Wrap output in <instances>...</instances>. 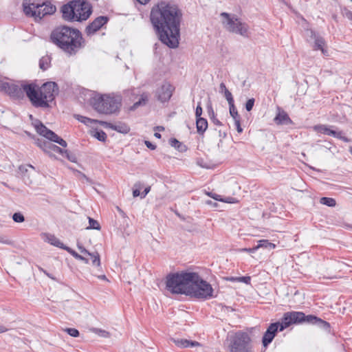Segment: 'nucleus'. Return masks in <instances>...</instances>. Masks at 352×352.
<instances>
[{"instance_id":"0eeeda50","label":"nucleus","mask_w":352,"mask_h":352,"mask_svg":"<svg viewBox=\"0 0 352 352\" xmlns=\"http://www.w3.org/2000/svg\"><path fill=\"white\" fill-rule=\"evenodd\" d=\"M23 12L25 15L41 19L46 15H50L56 12V6L50 2H44L42 4L30 3L29 0H23Z\"/></svg>"},{"instance_id":"58836bf2","label":"nucleus","mask_w":352,"mask_h":352,"mask_svg":"<svg viewBox=\"0 0 352 352\" xmlns=\"http://www.w3.org/2000/svg\"><path fill=\"white\" fill-rule=\"evenodd\" d=\"M94 137L99 141L104 142L107 139V134L103 131H96Z\"/></svg>"},{"instance_id":"a19ab883","label":"nucleus","mask_w":352,"mask_h":352,"mask_svg":"<svg viewBox=\"0 0 352 352\" xmlns=\"http://www.w3.org/2000/svg\"><path fill=\"white\" fill-rule=\"evenodd\" d=\"M65 331L72 337L76 338L79 336V331L76 329L74 328H67Z\"/></svg>"},{"instance_id":"2f4dec72","label":"nucleus","mask_w":352,"mask_h":352,"mask_svg":"<svg viewBox=\"0 0 352 352\" xmlns=\"http://www.w3.org/2000/svg\"><path fill=\"white\" fill-rule=\"evenodd\" d=\"M230 114L232 117L234 121L240 120V116L238 113L236 108L235 107L234 104L229 105Z\"/></svg>"},{"instance_id":"f257e3e1","label":"nucleus","mask_w":352,"mask_h":352,"mask_svg":"<svg viewBox=\"0 0 352 352\" xmlns=\"http://www.w3.org/2000/svg\"><path fill=\"white\" fill-rule=\"evenodd\" d=\"M181 18L182 13L176 6L163 1L151 11V21L160 40L170 48L178 47Z\"/></svg>"},{"instance_id":"39448f33","label":"nucleus","mask_w":352,"mask_h":352,"mask_svg":"<svg viewBox=\"0 0 352 352\" xmlns=\"http://www.w3.org/2000/svg\"><path fill=\"white\" fill-rule=\"evenodd\" d=\"M61 12L65 21H82L89 17L92 7L86 0H73L63 6Z\"/></svg>"},{"instance_id":"603ef678","label":"nucleus","mask_w":352,"mask_h":352,"mask_svg":"<svg viewBox=\"0 0 352 352\" xmlns=\"http://www.w3.org/2000/svg\"><path fill=\"white\" fill-rule=\"evenodd\" d=\"M234 124L236 127L238 133H241L243 131V129L241 126L240 120L234 121Z\"/></svg>"},{"instance_id":"c9c22d12","label":"nucleus","mask_w":352,"mask_h":352,"mask_svg":"<svg viewBox=\"0 0 352 352\" xmlns=\"http://www.w3.org/2000/svg\"><path fill=\"white\" fill-rule=\"evenodd\" d=\"M91 331L98 336L103 338H109V333L105 330L98 329V328H92Z\"/></svg>"},{"instance_id":"bf43d9fd","label":"nucleus","mask_w":352,"mask_h":352,"mask_svg":"<svg viewBox=\"0 0 352 352\" xmlns=\"http://www.w3.org/2000/svg\"><path fill=\"white\" fill-rule=\"evenodd\" d=\"M257 249H258V247L256 246L255 248H249V249L245 248V249H243V251L252 253V252H254L255 250H256Z\"/></svg>"},{"instance_id":"680f3d73","label":"nucleus","mask_w":352,"mask_h":352,"mask_svg":"<svg viewBox=\"0 0 352 352\" xmlns=\"http://www.w3.org/2000/svg\"><path fill=\"white\" fill-rule=\"evenodd\" d=\"M138 3L142 5H145L148 3L151 0H136Z\"/></svg>"},{"instance_id":"e2e57ef3","label":"nucleus","mask_w":352,"mask_h":352,"mask_svg":"<svg viewBox=\"0 0 352 352\" xmlns=\"http://www.w3.org/2000/svg\"><path fill=\"white\" fill-rule=\"evenodd\" d=\"M8 331V329L3 325H0V333H3Z\"/></svg>"},{"instance_id":"412c9836","label":"nucleus","mask_w":352,"mask_h":352,"mask_svg":"<svg viewBox=\"0 0 352 352\" xmlns=\"http://www.w3.org/2000/svg\"><path fill=\"white\" fill-rule=\"evenodd\" d=\"M78 248L81 253L91 256L93 265H95L96 267L100 266V255L98 252H96L91 253L88 250H87L83 246L79 244H78Z\"/></svg>"},{"instance_id":"c03bdc74","label":"nucleus","mask_w":352,"mask_h":352,"mask_svg":"<svg viewBox=\"0 0 352 352\" xmlns=\"http://www.w3.org/2000/svg\"><path fill=\"white\" fill-rule=\"evenodd\" d=\"M254 102H255L254 98H250V99L248 100V101L245 103V109L248 111H250L254 105Z\"/></svg>"},{"instance_id":"423d86ee","label":"nucleus","mask_w":352,"mask_h":352,"mask_svg":"<svg viewBox=\"0 0 352 352\" xmlns=\"http://www.w3.org/2000/svg\"><path fill=\"white\" fill-rule=\"evenodd\" d=\"M122 96L118 94H104L93 99L92 107L99 113L111 115L120 111Z\"/></svg>"},{"instance_id":"6e6552de","label":"nucleus","mask_w":352,"mask_h":352,"mask_svg":"<svg viewBox=\"0 0 352 352\" xmlns=\"http://www.w3.org/2000/svg\"><path fill=\"white\" fill-rule=\"evenodd\" d=\"M249 335L243 332H238L232 338L229 346L230 352H252Z\"/></svg>"},{"instance_id":"2eb2a0df","label":"nucleus","mask_w":352,"mask_h":352,"mask_svg":"<svg viewBox=\"0 0 352 352\" xmlns=\"http://www.w3.org/2000/svg\"><path fill=\"white\" fill-rule=\"evenodd\" d=\"M280 324L281 323L280 322H274L272 323L268 327L262 339V343L263 346L266 347L267 346H268L269 344H270L272 342L276 333L278 332V329H280Z\"/></svg>"},{"instance_id":"4c0bfd02","label":"nucleus","mask_w":352,"mask_h":352,"mask_svg":"<svg viewBox=\"0 0 352 352\" xmlns=\"http://www.w3.org/2000/svg\"><path fill=\"white\" fill-rule=\"evenodd\" d=\"M12 219L16 223H22L25 221L24 216L21 212H15L12 215Z\"/></svg>"},{"instance_id":"864d4df0","label":"nucleus","mask_w":352,"mask_h":352,"mask_svg":"<svg viewBox=\"0 0 352 352\" xmlns=\"http://www.w3.org/2000/svg\"><path fill=\"white\" fill-rule=\"evenodd\" d=\"M145 144H146V146L148 148H150V149H151V150H155V149L156 148V146H155V145H154V144H152L151 142H149V141H145Z\"/></svg>"},{"instance_id":"338daca9","label":"nucleus","mask_w":352,"mask_h":352,"mask_svg":"<svg viewBox=\"0 0 352 352\" xmlns=\"http://www.w3.org/2000/svg\"><path fill=\"white\" fill-rule=\"evenodd\" d=\"M154 136L157 138H161V134L157 132L154 133Z\"/></svg>"},{"instance_id":"09e8293b","label":"nucleus","mask_w":352,"mask_h":352,"mask_svg":"<svg viewBox=\"0 0 352 352\" xmlns=\"http://www.w3.org/2000/svg\"><path fill=\"white\" fill-rule=\"evenodd\" d=\"M243 26H244V27L245 28V29H246V30H245V32H246V36H245V37H248V36H249V34H250V32H249V26H248V25L247 23H245L243 22V21H241V25H237L236 29L240 30L241 27H243Z\"/></svg>"},{"instance_id":"f03ea898","label":"nucleus","mask_w":352,"mask_h":352,"mask_svg":"<svg viewBox=\"0 0 352 352\" xmlns=\"http://www.w3.org/2000/svg\"><path fill=\"white\" fill-rule=\"evenodd\" d=\"M166 288L172 294H185L197 298L209 299L213 289L197 273L182 272L171 274L166 277Z\"/></svg>"},{"instance_id":"9d476101","label":"nucleus","mask_w":352,"mask_h":352,"mask_svg":"<svg viewBox=\"0 0 352 352\" xmlns=\"http://www.w3.org/2000/svg\"><path fill=\"white\" fill-rule=\"evenodd\" d=\"M34 126L36 132L43 137L50 140L51 142H54L58 144L59 145L64 148L67 147V143L65 140L59 137L54 131L47 129L41 122H38L37 123L34 124Z\"/></svg>"},{"instance_id":"7c9ffc66","label":"nucleus","mask_w":352,"mask_h":352,"mask_svg":"<svg viewBox=\"0 0 352 352\" xmlns=\"http://www.w3.org/2000/svg\"><path fill=\"white\" fill-rule=\"evenodd\" d=\"M320 203L329 207H333L336 204V200L334 199L325 197L320 199Z\"/></svg>"},{"instance_id":"4468645a","label":"nucleus","mask_w":352,"mask_h":352,"mask_svg":"<svg viewBox=\"0 0 352 352\" xmlns=\"http://www.w3.org/2000/svg\"><path fill=\"white\" fill-rule=\"evenodd\" d=\"M314 130L317 133L333 136L344 142H348V139L342 135L341 131H337L331 129V126L324 124H318L314 126Z\"/></svg>"},{"instance_id":"de8ad7c7","label":"nucleus","mask_w":352,"mask_h":352,"mask_svg":"<svg viewBox=\"0 0 352 352\" xmlns=\"http://www.w3.org/2000/svg\"><path fill=\"white\" fill-rule=\"evenodd\" d=\"M238 281L244 283L245 284H249L250 283V276H241L236 278Z\"/></svg>"},{"instance_id":"f8f14e48","label":"nucleus","mask_w":352,"mask_h":352,"mask_svg":"<svg viewBox=\"0 0 352 352\" xmlns=\"http://www.w3.org/2000/svg\"><path fill=\"white\" fill-rule=\"evenodd\" d=\"M25 85V84H23L19 86L11 82H0V89L4 91L12 97L21 98L23 96V93H25L23 90V86Z\"/></svg>"},{"instance_id":"3c124183","label":"nucleus","mask_w":352,"mask_h":352,"mask_svg":"<svg viewBox=\"0 0 352 352\" xmlns=\"http://www.w3.org/2000/svg\"><path fill=\"white\" fill-rule=\"evenodd\" d=\"M0 243H3V244H8L9 245V244L12 243V241L4 236H0Z\"/></svg>"},{"instance_id":"0e129e2a","label":"nucleus","mask_w":352,"mask_h":352,"mask_svg":"<svg viewBox=\"0 0 352 352\" xmlns=\"http://www.w3.org/2000/svg\"><path fill=\"white\" fill-rule=\"evenodd\" d=\"M38 270L41 272H43L45 274H46L48 277H50L51 278V276L50 275V274H48L45 270H44L42 267H38Z\"/></svg>"},{"instance_id":"6e6d98bb","label":"nucleus","mask_w":352,"mask_h":352,"mask_svg":"<svg viewBox=\"0 0 352 352\" xmlns=\"http://www.w3.org/2000/svg\"><path fill=\"white\" fill-rule=\"evenodd\" d=\"M151 190V187L150 186H148L146 187L144 190L142 192L141 194V197L142 198H144L146 197V195L150 192Z\"/></svg>"},{"instance_id":"69168bd1","label":"nucleus","mask_w":352,"mask_h":352,"mask_svg":"<svg viewBox=\"0 0 352 352\" xmlns=\"http://www.w3.org/2000/svg\"><path fill=\"white\" fill-rule=\"evenodd\" d=\"M155 130H157V131H164V128L163 126H156L155 128Z\"/></svg>"},{"instance_id":"aec40b11","label":"nucleus","mask_w":352,"mask_h":352,"mask_svg":"<svg viewBox=\"0 0 352 352\" xmlns=\"http://www.w3.org/2000/svg\"><path fill=\"white\" fill-rule=\"evenodd\" d=\"M171 341L173 342L176 346L181 349L199 346L201 345L200 343L197 341H191L186 339L171 338Z\"/></svg>"},{"instance_id":"f704fd0d","label":"nucleus","mask_w":352,"mask_h":352,"mask_svg":"<svg viewBox=\"0 0 352 352\" xmlns=\"http://www.w3.org/2000/svg\"><path fill=\"white\" fill-rule=\"evenodd\" d=\"M88 219H89V226L87 228V229H94V230H100V226L96 220H95L91 217H88Z\"/></svg>"},{"instance_id":"6ab92c4d","label":"nucleus","mask_w":352,"mask_h":352,"mask_svg":"<svg viewBox=\"0 0 352 352\" xmlns=\"http://www.w3.org/2000/svg\"><path fill=\"white\" fill-rule=\"evenodd\" d=\"M278 112L274 119L276 124H291L292 123V120L285 111L280 108H278Z\"/></svg>"},{"instance_id":"ea45409f","label":"nucleus","mask_w":352,"mask_h":352,"mask_svg":"<svg viewBox=\"0 0 352 352\" xmlns=\"http://www.w3.org/2000/svg\"><path fill=\"white\" fill-rule=\"evenodd\" d=\"M223 94L229 105L234 104L233 96L229 90H226V91H225Z\"/></svg>"},{"instance_id":"a211bd4d","label":"nucleus","mask_w":352,"mask_h":352,"mask_svg":"<svg viewBox=\"0 0 352 352\" xmlns=\"http://www.w3.org/2000/svg\"><path fill=\"white\" fill-rule=\"evenodd\" d=\"M100 124L104 128H109L122 133H127L130 130L129 127L126 124L121 122L114 124L110 122L101 121L100 122Z\"/></svg>"},{"instance_id":"bb28decb","label":"nucleus","mask_w":352,"mask_h":352,"mask_svg":"<svg viewBox=\"0 0 352 352\" xmlns=\"http://www.w3.org/2000/svg\"><path fill=\"white\" fill-rule=\"evenodd\" d=\"M79 122L85 124L87 126H91L94 123H100V121H98L97 120H94L85 116H80V115H76L74 116Z\"/></svg>"},{"instance_id":"b1692460","label":"nucleus","mask_w":352,"mask_h":352,"mask_svg":"<svg viewBox=\"0 0 352 352\" xmlns=\"http://www.w3.org/2000/svg\"><path fill=\"white\" fill-rule=\"evenodd\" d=\"M196 127L197 133L200 135H203L208 128L207 120L204 118H197Z\"/></svg>"},{"instance_id":"37998d69","label":"nucleus","mask_w":352,"mask_h":352,"mask_svg":"<svg viewBox=\"0 0 352 352\" xmlns=\"http://www.w3.org/2000/svg\"><path fill=\"white\" fill-rule=\"evenodd\" d=\"M48 142L47 141H45L44 140H42V139H38L35 143L39 147L41 148L44 152H45V146H47V143Z\"/></svg>"},{"instance_id":"cd10ccee","label":"nucleus","mask_w":352,"mask_h":352,"mask_svg":"<svg viewBox=\"0 0 352 352\" xmlns=\"http://www.w3.org/2000/svg\"><path fill=\"white\" fill-rule=\"evenodd\" d=\"M63 250H67L70 254H72L75 258L83 261L85 263H89V259L85 256L78 254L76 251L73 250L69 247L63 248Z\"/></svg>"},{"instance_id":"f3484780","label":"nucleus","mask_w":352,"mask_h":352,"mask_svg":"<svg viewBox=\"0 0 352 352\" xmlns=\"http://www.w3.org/2000/svg\"><path fill=\"white\" fill-rule=\"evenodd\" d=\"M307 35L311 38L314 40V50H321L322 53L323 54H327V50L324 48V46L325 45V41L324 38L317 34L314 30H307Z\"/></svg>"},{"instance_id":"1a4fd4ad","label":"nucleus","mask_w":352,"mask_h":352,"mask_svg":"<svg viewBox=\"0 0 352 352\" xmlns=\"http://www.w3.org/2000/svg\"><path fill=\"white\" fill-rule=\"evenodd\" d=\"M222 17V23L223 27L228 31L232 33L239 34L242 36H246L245 28L241 27L240 30L236 29L237 25H241V20L236 15L230 14L227 12H222L221 14Z\"/></svg>"},{"instance_id":"20e7f679","label":"nucleus","mask_w":352,"mask_h":352,"mask_svg":"<svg viewBox=\"0 0 352 352\" xmlns=\"http://www.w3.org/2000/svg\"><path fill=\"white\" fill-rule=\"evenodd\" d=\"M23 90L34 107L47 108L58 94V88L54 82H48L38 89L35 84L25 85Z\"/></svg>"},{"instance_id":"c85d7f7f","label":"nucleus","mask_w":352,"mask_h":352,"mask_svg":"<svg viewBox=\"0 0 352 352\" xmlns=\"http://www.w3.org/2000/svg\"><path fill=\"white\" fill-rule=\"evenodd\" d=\"M208 113L210 120L215 125H219V126L221 125V122L216 118L214 110H213L211 104L208 106Z\"/></svg>"},{"instance_id":"4be33fe9","label":"nucleus","mask_w":352,"mask_h":352,"mask_svg":"<svg viewBox=\"0 0 352 352\" xmlns=\"http://www.w3.org/2000/svg\"><path fill=\"white\" fill-rule=\"evenodd\" d=\"M303 322H307L308 323L311 324H316L319 327L324 329H328L330 327V325L327 322L324 321L312 315L305 316V320H304Z\"/></svg>"},{"instance_id":"72a5a7b5","label":"nucleus","mask_w":352,"mask_h":352,"mask_svg":"<svg viewBox=\"0 0 352 352\" xmlns=\"http://www.w3.org/2000/svg\"><path fill=\"white\" fill-rule=\"evenodd\" d=\"M169 142H170V144L171 145V146L177 148V150H179L180 151H183V147H184V146L177 139L171 138V139H170Z\"/></svg>"},{"instance_id":"79ce46f5","label":"nucleus","mask_w":352,"mask_h":352,"mask_svg":"<svg viewBox=\"0 0 352 352\" xmlns=\"http://www.w3.org/2000/svg\"><path fill=\"white\" fill-rule=\"evenodd\" d=\"M63 155H65L70 162H75L76 160L75 155L70 153L67 150H63Z\"/></svg>"},{"instance_id":"5fc2aeb1","label":"nucleus","mask_w":352,"mask_h":352,"mask_svg":"<svg viewBox=\"0 0 352 352\" xmlns=\"http://www.w3.org/2000/svg\"><path fill=\"white\" fill-rule=\"evenodd\" d=\"M210 197L213 198L215 200H217V201H220V199H221V196L219 195H217V194H212V192H209L208 194Z\"/></svg>"},{"instance_id":"774afa93","label":"nucleus","mask_w":352,"mask_h":352,"mask_svg":"<svg viewBox=\"0 0 352 352\" xmlns=\"http://www.w3.org/2000/svg\"><path fill=\"white\" fill-rule=\"evenodd\" d=\"M98 278L100 279H102V280H107V277L105 275H101V276H99Z\"/></svg>"},{"instance_id":"9b49d317","label":"nucleus","mask_w":352,"mask_h":352,"mask_svg":"<svg viewBox=\"0 0 352 352\" xmlns=\"http://www.w3.org/2000/svg\"><path fill=\"white\" fill-rule=\"evenodd\" d=\"M305 320V315L302 312H287L284 314L280 324V331L284 330L293 323L301 322Z\"/></svg>"},{"instance_id":"4d7b16f0","label":"nucleus","mask_w":352,"mask_h":352,"mask_svg":"<svg viewBox=\"0 0 352 352\" xmlns=\"http://www.w3.org/2000/svg\"><path fill=\"white\" fill-rule=\"evenodd\" d=\"M219 89H220V92L221 93H224L225 91H226V90H228L226 87V85L223 83V82H221L219 85Z\"/></svg>"},{"instance_id":"a878e982","label":"nucleus","mask_w":352,"mask_h":352,"mask_svg":"<svg viewBox=\"0 0 352 352\" xmlns=\"http://www.w3.org/2000/svg\"><path fill=\"white\" fill-rule=\"evenodd\" d=\"M46 240L52 245L60 248L63 249V248H65L64 245L59 241L58 239H57L54 235L52 234H47L46 235Z\"/></svg>"},{"instance_id":"7ed1b4c3","label":"nucleus","mask_w":352,"mask_h":352,"mask_svg":"<svg viewBox=\"0 0 352 352\" xmlns=\"http://www.w3.org/2000/svg\"><path fill=\"white\" fill-rule=\"evenodd\" d=\"M51 41L69 56L75 55L85 46L81 32L66 25L56 28L50 34Z\"/></svg>"},{"instance_id":"052dcab7","label":"nucleus","mask_w":352,"mask_h":352,"mask_svg":"<svg viewBox=\"0 0 352 352\" xmlns=\"http://www.w3.org/2000/svg\"><path fill=\"white\" fill-rule=\"evenodd\" d=\"M133 195L134 197H138V196L141 195L140 190L139 189L133 190Z\"/></svg>"},{"instance_id":"a18cd8bd","label":"nucleus","mask_w":352,"mask_h":352,"mask_svg":"<svg viewBox=\"0 0 352 352\" xmlns=\"http://www.w3.org/2000/svg\"><path fill=\"white\" fill-rule=\"evenodd\" d=\"M202 111H203V110L201 107V102H199L197 104V107L196 108V110H195L196 119L201 118V116L202 114Z\"/></svg>"},{"instance_id":"49530a36","label":"nucleus","mask_w":352,"mask_h":352,"mask_svg":"<svg viewBox=\"0 0 352 352\" xmlns=\"http://www.w3.org/2000/svg\"><path fill=\"white\" fill-rule=\"evenodd\" d=\"M342 14L344 17L352 21V11L349 10L347 9H344L342 12Z\"/></svg>"},{"instance_id":"ddd939ff","label":"nucleus","mask_w":352,"mask_h":352,"mask_svg":"<svg viewBox=\"0 0 352 352\" xmlns=\"http://www.w3.org/2000/svg\"><path fill=\"white\" fill-rule=\"evenodd\" d=\"M173 91L174 87L166 82L156 90V96L160 102H164L170 100Z\"/></svg>"},{"instance_id":"473e14b6","label":"nucleus","mask_w":352,"mask_h":352,"mask_svg":"<svg viewBox=\"0 0 352 352\" xmlns=\"http://www.w3.org/2000/svg\"><path fill=\"white\" fill-rule=\"evenodd\" d=\"M258 248H265L267 249H274L276 245L274 243L269 242L267 240H261L258 241V245H257Z\"/></svg>"},{"instance_id":"393cba45","label":"nucleus","mask_w":352,"mask_h":352,"mask_svg":"<svg viewBox=\"0 0 352 352\" xmlns=\"http://www.w3.org/2000/svg\"><path fill=\"white\" fill-rule=\"evenodd\" d=\"M63 148L58 147V146L48 142L47 143V146H45V153H47L50 155V156H52V153L54 152V153H59L62 155H63Z\"/></svg>"},{"instance_id":"e433bc0d","label":"nucleus","mask_w":352,"mask_h":352,"mask_svg":"<svg viewBox=\"0 0 352 352\" xmlns=\"http://www.w3.org/2000/svg\"><path fill=\"white\" fill-rule=\"evenodd\" d=\"M146 101H147V96L146 95L143 94V95L141 96L140 99L138 102H135L133 104V105L131 107V109H135L138 107H140L141 105H143V104H145Z\"/></svg>"},{"instance_id":"13d9d810","label":"nucleus","mask_w":352,"mask_h":352,"mask_svg":"<svg viewBox=\"0 0 352 352\" xmlns=\"http://www.w3.org/2000/svg\"><path fill=\"white\" fill-rule=\"evenodd\" d=\"M206 204H208V205H210V206H212V207H214V208L217 206V203H216V202H213V201H211V200H208V201H206Z\"/></svg>"},{"instance_id":"c756f323","label":"nucleus","mask_w":352,"mask_h":352,"mask_svg":"<svg viewBox=\"0 0 352 352\" xmlns=\"http://www.w3.org/2000/svg\"><path fill=\"white\" fill-rule=\"evenodd\" d=\"M50 58L48 56H43L39 60V67L46 70L50 67Z\"/></svg>"},{"instance_id":"8fccbe9b","label":"nucleus","mask_w":352,"mask_h":352,"mask_svg":"<svg viewBox=\"0 0 352 352\" xmlns=\"http://www.w3.org/2000/svg\"><path fill=\"white\" fill-rule=\"evenodd\" d=\"M220 201L225 202V203H236L237 201L235 198L233 197H226V199H221Z\"/></svg>"},{"instance_id":"5701e85b","label":"nucleus","mask_w":352,"mask_h":352,"mask_svg":"<svg viewBox=\"0 0 352 352\" xmlns=\"http://www.w3.org/2000/svg\"><path fill=\"white\" fill-rule=\"evenodd\" d=\"M28 168H31L32 170H34V167L30 164L21 165L19 168L20 173L23 175L25 182L30 184L32 183V180L30 178V175L28 173Z\"/></svg>"},{"instance_id":"dca6fc26","label":"nucleus","mask_w":352,"mask_h":352,"mask_svg":"<svg viewBox=\"0 0 352 352\" xmlns=\"http://www.w3.org/2000/svg\"><path fill=\"white\" fill-rule=\"evenodd\" d=\"M109 21L108 17L100 16L95 19L87 28L86 33L87 35H92L99 30Z\"/></svg>"}]
</instances>
